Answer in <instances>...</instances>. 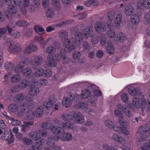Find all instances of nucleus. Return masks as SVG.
<instances>
[{
    "label": "nucleus",
    "instance_id": "nucleus-22",
    "mask_svg": "<svg viewBox=\"0 0 150 150\" xmlns=\"http://www.w3.org/2000/svg\"><path fill=\"white\" fill-rule=\"evenodd\" d=\"M55 140H58L60 139L62 141H68L71 140L72 139V137L70 134L65 133L64 132L62 135H61L60 137H57L56 138H55Z\"/></svg>",
    "mask_w": 150,
    "mask_h": 150
},
{
    "label": "nucleus",
    "instance_id": "nucleus-29",
    "mask_svg": "<svg viewBox=\"0 0 150 150\" xmlns=\"http://www.w3.org/2000/svg\"><path fill=\"white\" fill-rule=\"evenodd\" d=\"M45 70L41 67L37 68L35 69L34 75L36 77L44 76Z\"/></svg>",
    "mask_w": 150,
    "mask_h": 150
},
{
    "label": "nucleus",
    "instance_id": "nucleus-60",
    "mask_svg": "<svg viewBox=\"0 0 150 150\" xmlns=\"http://www.w3.org/2000/svg\"><path fill=\"white\" fill-rule=\"evenodd\" d=\"M11 74L10 73L6 74L4 76V80L3 81L4 84H7L9 83V79L11 78Z\"/></svg>",
    "mask_w": 150,
    "mask_h": 150
},
{
    "label": "nucleus",
    "instance_id": "nucleus-50",
    "mask_svg": "<svg viewBox=\"0 0 150 150\" xmlns=\"http://www.w3.org/2000/svg\"><path fill=\"white\" fill-rule=\"evenodd\" d=\"M14 24L15 26L23 27L27 26L29 25V23L26 21H19L16 22Z\"/></svg>",
    "mask_w": 150,
    "mask_h": 150
},
{
    "label": "nucleus",
    "instance_id": "nucleus-7",
    "mask_svg": "<svg viewBox=\"0 0 150 150\" xmlns=\"http://www.w3.org/2000/svg\"><path fill=\"white\" fill-rule=\"evenodd\" d=\"M56 98L55 97L53 96L50 97L48 101L44 103L43 105L47 110H50L54 109L55 111L58 110L60 108V103L55 104L54 106L53 107V105L56 102Z\"/></svg>",
    "mask_w": 150,
    "mask_h": 150
},
{
    "label": "nucleus",
    "instance_id": "nucleus-36",
    "mask_svg": "<svg viewBox=\"0 0 150 150\" xmlns=\"http://www.w3.org/2000/svg\"><path fill=\"white\" fill-rule=\"evenodd\" d=\"M112 139L120 143H122L123 142H125L124 139L116 134H113L112 136Z\"/></svg>",
    "mask_w": 150,
    "mask_h": 150
},
{
    "label": "nucleus",
    "instance_id": "nucleus-35",
    "mask_svg": "<svg viewBox=\"0 0 150 150\" xmlns=\"http://www.w3.org/2000/svg\"><path fill=\"white\" fill-rule=\"evenodd\" d=\"M106 47L107 52L110 54H113L115 52L113 45L110 41H108Z\"/></svg>",
    "mask_w": 150,
    "mask_h": 150
},
{
    "label": "nucleus",
    "instance_id": "nucleus-40",
    "mask_svg": "<svg viewBox=\"0 0 150 150\" xmlns=\"http://www.w3.org/2000/svg\"><path fill=\"white\" fill-rule=\"evenodd\" d=\"M26 115L27 119L32 120L35 118V114L34 111L31 110H28Z\"/></svg>",
    "mask_w": 150,
    "mask_h": 150
},
{
    "label": "nucleus",
    "instance_id": "nucleus-51",
    "mask_svg": "<svg viewBox=\"0 0 150 150\" xmlns=\"http://www.w3.org/2000/svg\"><path fill=\"white\" fill-rule=\"evenodd\" d=\"M52 125L51 123L50 122H45L43 123L41 125L42 127L45 129H51Z\"/></svg>",
    "mask_w": 150,
    "mask_h": 150
},
{
    "label": "nucleus",
    "instance_id": "nucleus-3",
    "mask_svg": "<svg viewBox=\"0 0 150 150\" xmlns=\"http://www.w3.org/2000/svg\"><path fill=\"white\" fill-rule=\"evenodd\" d=\"M62 119L65 120H71L79 124H82L85 121L84 117L78 112L72 111L69 115L62 114L61 116Z\"/></svg>",
    "mask_w": 150,
    "mask_h": 150
},
{
    "label": "nucleus",
    "instance_id": "nucleus-20",
    "mask_svg": "<svg viewBox=\"0 0 150 150\" xmlns=\"http://www.w3.org/2000/svg\"><path fill=\"white\" fill-rule=\"evenodd\" d=\"M35 40L42 45H46L47 43L50 40H52L53 39L50 38L45 40L44 38L41 36H37L35 38Z\"/></svg>",
    "mask_w": 150,
    "mask_h": 150
},
{
    "label": "nucleus",
    "instance_id": "nucleus-6",
    "mask_svg": "<svg viewBox=\"0 0 150 150\" xmlns=\"http://www.w3.org/2000/svg\"><path fill=\"white\" fill-rule=\"evenodd\" d=\"M8 51L13 54H18L22 51L20 45L18 43L14 44L13 41L10 39H8L5 42Z\"/></svg>",
    "mask_w": 150,
    "mask_h": 150
},
{
    "label": "nucleus",
    "instance_id": "nucleus-57",
    "mask_svg": "<svg viewBox=\"0 0 150 150\" xmlns=\"http://www.w3.org/2000/svg\"><path fill=\"white\" fill-rule=\"evenodd\" d=\"M106 37L105 34H101L100 37V45L102 46L105 45L106 43Z\"/></svg>",
    "mask_w": 150,
    "mask_h": 150
},
{
    "label": "nucleus",
    "instance_id": "nucleus-21",
    "mask_svg": "<svg viewBox=\"0 0 150 150\" xmlns=\"http://www.w3.org/2000/svg\"><path fill=\"white\" fill-rule=\"evenodd\" d=\"M46 64L48 67H56L57 63L54 59L53 56L52 55H49L47 56Z\"/></svg>",
    "mask_w": 150,
    "mask_h": 150
},
{
    "label": "nucleus",
    "instance_id": "nucleus-30",
    "mask_svg": "<svg viewBox=\"0 0 150 150\" xmlns=\"http://www.w3.org/2000/svg\"><path fill=\"white\" fill-rule=\"evenodd\" d=\"M21 88L19 87V85H16L12 87L10 90L7 91L6 92V93L8 95H10L12 93H16L19 91Z\"/></svg>",
    "mask_w": 150,
    "mask_h": 150
},
{
    "label": "nucleus",
    "instance_id": "nucleus-48",
    "mask_svg": "<svg viewBox=\"0 0 150 150\" xmlns=\"http://www.w3.org/2000/svg\"><path fill=\"white\" fill-rule=\"evenodd\" d=\"M139 20V17L137 15L133 16L132 17L131 21L132 24L134 25H136L138 24Z\"/></svg>",
    "mask_w": 150,
    "mask_h": 150
},
{
    "label": "nucleus",
    "instance_id": "nucleus-13",
    "mask_svg": "<svg viewBox=\"0 0 150 150\" xmlns=\"http://www.w3.org/2000/svg\"><path fill=\"white\" fill-rule=\"evenodd\" d=\"M59 47V44L55 42L53 45H50L47 47L46 49V52L48 54H54L56 50Z\"/></svg>",
    "mask_w": 150,
    "mask_h": 150
},
{
    "label": "nucleus",
    "instance_id": "nucleus-42",
    "mask_svg": "<svg viewBox=\"0 0 150 150\" xmlns=\"http://www.w3.org/2000/svg\"><path fill=\"white\" fill-rule=\"evenodd\" d=\"M132 104L136 108L139 109L140 107V103L139 99L134 97L132 98Z\"/></svg>",
    "mask_w": 150,
    "mask_h": 150
},
{
    "label": "nucleus",
    "instance_id": "nucleus-52",
    "mask_svg": "<svg viewBox=\"0 0 150 150\" xmlns=\"http://www.w3.org/2000/svg\"><path fill=\"white\" fill-rule=\"evenodd\" d=\"M68 35L67 32L64 30H61L59 33V37L61 39H64L67 37Z\"/></svg>",
    "mask_w": 150,
    "mask_h": 150
},
{
    "label": "nucleus",
    "instance_id": "nucleus-5",
    "mask_svg": "<svg viewBox=\"0 0 150 150\" xmlns=\"http://www.w3.org/2000/svg\"><path fill=\"white\" fill-rule=\"evenodd\" d=\"M50 131L51 132L57 135L58 136H55L54 138L50 137L48 139L46 142V144L49 146L54 145L57 140H55V138H56L57 137H60L61 135H63L64 132V129L61 128L58 126H52L51 129Z\"/></svg>",
    "mask_w": 150,
    "mask_h": 150
},
{
    "label": "nucleus",
    "instance_id": "nucleus-19",
    "mask_svg": "<svg viewBox=\"0 0 150 150\" xmlns=\"http://www.w3.org/2000/svg\"><path fill=\"white\" fill-rule=\"evenodd\" d=\"M47 81L44 79H40L38 81L35 79H33L31 81V84L32 85H35L44 86L47 85Z\"/></svg>",
    "mask_w": 150,
    "mask_h": 150
},
{
    "label": "nucleus",
    "instance_id": "nucleus-43",
    "mask_svg": "<svg viewBox=\"0 0 150 150\" xmlns=\"http://www.w3.org/2000/svg\"><path fill=\"white\" fill-rule=\"evenodd\" d=\"M43 62V58L41 56L36 55L35 56L34 59V62L35 64L39 66Z\"/></svg>",
    "mask_w": 150,
    "mask_h": 150
},
{
    "label": "nucleus",
    "instance_id": "nucleus-49",
    "mask_svg": "<svg viewBox=\"0 0 150 150\" xmlns=\"http://www.w3.org/2000/svg\"><path fill=\"white\" fill-rule=\"evenodd\" d=\"M15 66L12 63L10 62H6L5 64V68L7 71L11 70L14 68Z\"/></svg>",
    "mask_w": 150,
    "mask_h": 150
},
{
    "label": "nucleus",
    "instance_id": "nucleus-1",
    "mask_svg": "<svg viewBox=\"0 0 150 150\" xmlns=\"http://www.w3.org/2000/svg\"><path fill=\"white\" fill-rule=\"evenodd\" d=\"M115 115L119 118L118 120V124L120 125L119 127L114 124L112 122L107 119L104 121V122L105 125L110 128H113V130L118 133H122L126 135L129 134V131L126 128L127 126V122L124 120V116L122 112L119 110L116 109L114 111Z\"/></svg>",
    "mask_w": 150,
    "mask_h": 150
},
{
    "label": "nucleus",
    "instance_id": "nucleus-8",
    "mask_svg": "<svg viewBox=\"0 0 150 150\" xmlns=\"http://www.w3.org/2000/svg\"><path fill=\"white\" fill-rule=\"evenodd\" d=\"M94 28L96 31L98 33H100L102 32L105 31L106 29L105 23L97 21L95 24Z\"/></svg>",
    "mask_w": 150,
    "mask_h": 150
},
{
    "label": "nucleus",
    "instance_id": "nucleus-12",
    "mask_svg": "<svg viewBox=\"0 0 150 150\" xmlns=\"http://www.w3.org/2000/svg\"><path fill=\"white\" fill-rule=\"evenodd\" d=\"M66 52L65 50H61L60 51L59 54L56 60L57 61L62 60L63 63L64 64L68 63L70 59L65 57V55Z\"/></svg>",
    "mask_w": 150,
    "mask_h": 150
},
{
    "label": "nucleus",
    "instance_id": "nucleus-25",
    "mask_svg": "<svg viewBox=\"0 0 150 150\" xmlns=\"http://www.w3.org/2000/svg\"><path fill=\"white\" fill-rule=\"evenodd\" d=\"M21 79V76L18 74H15L11 75V81L12 83H16L20 82Z\"/></svg>",
    "mask_w": 150,
    "mask_h": 150
},
{
    "label": "nucleus",
    "instance_id": "nucleus-39",
    "mask_svg": "<svg viewBox=\"0 0 150 150\" xmlns=\"http://www.w3.org/2000/svg\"><path fill=\"white\" fill-rule=\"evenodd\" d=\"M98 4L97 0H87L84 3V5L88 7L96 6Z\"/></svg>",
    "mask_w": 150,
    "mask_h": 150
},
{
    "label": "nucleus",
    "instance_id": "nucleus-4",
    "mask_svg": "<svg viewBox=\"0 0 150 150\" xmlns=\"http://www.w3.org/2000/svg\"><path fill=\"white\" fill-rule=\"evenodd\" d=\"M141 134L140 138H137L136 141L138 142L147 140L149 137L148 134H150V129L147 125H144L138 129L136 136Z\"/></svg>",
    "mask_w": 150,
    "mask_h": 150
},
{
    "label": "nucleus",
    "instance_id": "nucleus-63",
    "mask_svg": "<svg viewBox=\"0 0 150 150\" xmlns=\"http://www.w3.org/2000/svg\"><path fill=\"white\" fill-rule=\"evenodd\" d=\"M0 127L4 130H7L8 128L4 120H0Z\"/></svg>",
    "mask_w": 150,
    "mask_h": 150
},
{
    "label": "nucleus",
    "instance_id": "nucleus-59",
    "mask_svg": "<svg viewBox=\"0 0 150 150\" xmlns=\"http://www.w3.org/2000/svg\"><path fill=\"white\" fill-rule=\"evenodd\" d=\"M9 135V132L7 130H5L4 134L1 137V139L3 141L6 140L8 139Z\"/></svg>",
    "mask_w": 150,
    "mask_h": 150
},
{
    "label": "nucleus",
    "instance_id": "nucleus-14",
    "mask_svg": "<svg viewBox=\"0 0 150 150\" xmlns=\"http://www.w3.org/2000/svg\"><path fill=\"white\" fill-rule=\"evenodd\" d=\"M74 107L77 108L82 109L89 114L93 111V110L91 108H88L86 104L84 103H80L78 104H76L75 105Z\"/></svg>",
    "mask_w": 150,
    "mask_h": 150
},
{
    "label": "nucleus",
    "instance_id": "nucleus-24",
    "mask_svg": "<svg viewBox=\"0 0 150 150\" xmlns=\"http://www.w3.org/2000/svg\"><path fill=\"white\" fill-rule=\"evenodd\" d=\"M40 92L39 88L32 86L30 88L28 93L30 95L35 96L38 95L39 93Z\"/></svg>",
    "mask_w": 150,
    "mask_h": 150
},
{
    "label": "nucleus",
    "instance_id": "nucleus-2",
    "mask_svg": "<svg viewBox=\"0 0 150 150\" xmlns=\"http://www.w3.org/2000/svg\"><path fill=\"white\" fill-rule=\"evenodd\" d=\"M70 32L72 34H75V39L71 38L70 40L67 38L63 41V46L65 49L62 50H65L66 52H70L72 50L80 48L79 46L83 41V35L78 31L77 28L74 27L71 28Z\"/></svg>",
    "mask_w": 150,
    "mask_h": 150
},
{
    "label": "nucleus",
    "instance_id": "nucleus-55",
    "mask_svg": "<svg viewBox=\"0 0 150 150\" xmlns=\"http://www.w3.org/2000/svg\"><path fill=\"white\" fill-rule=\"evenodd\" d=\"M108 36L110 38H115L116 36L114 30L112 29H110L108 31Z\"/></svg>",
    "mask_w": 150,
    "mask_h": 150
},
{
    "label": "nucleus",
    "instance_id": "nucleus-32",
    "mask_svg": "<svg viewBox=\"0 0 150 150\" xmlns=\"http://www.w3.org/2000/svg\"><path fill=\"white\" fill-rule=\"evenodd\" d=\"M25 97V93H22L17 94L14 97V101L18 103H20L24 99Z\"/></svg>",
    "mask_w": 150,
    "mask_h": 150
},
{
    "label": "nucleus",
    "instance_id": "nucleus-16",
    "mask_svg": "<svg viewBox=\"0 0 150 150\" xmlns=\"http://www.w3.org/2000/svg\"><path fill=\"white\" fill-rule=\"evenodd\" d=\"M45 140L42 139L39 142H35L32 145V148L28 150H40L42 147Z\"/></svg>",
    "mask_w": 150,
    "mask_h": 150
},
{
    "label": "nucleus",
    "instance_id": "nucleus-46",
    "mask_svg": "<svg viewBox=\"0 0 150 150\" xmlns=\"http://www.w3.org/2000/svg\"><path fill=\"white\" fill-rule=\"evenodd\" d=\"M65 121H67L65 123L62 124V126L64 128L66 129H72L74 127V125L73 124L70 122H69V120H67V121L65 120H64Z\"/></svg>",
    "mask_w": 150,
    "mask_h": 150
},
{
    "label": "nucleus",
    "instance_id": "nucleus-44",
    "mask_svg": "<svg viewBox=\"0 0 150 150\" xmlns=\"http://www.w3.org/2000/svg\"><path fill=\"white\" fill-rule=\"evenodd\" d=\"M115 38L120 42H124L126 39L125 34L121 32L117 34Z\"/></svg>",
    "mask_w": 150,
    "mask_h": 150
},
{
    "label": "nucleus",
    "instance_id": "nucleus-26",
    "mask_svg": "<svg viewBox=\"0 0 150 150\" xmlns=\"http://www.w3.org/2000/svg\"><path fill=\"white\" fill-rule=\"evenodd\" d=\"M120 97L122 101L125 103H127L129 100V97L127 93H120L116 96V98Z\"/></svg>",
    "mask_w": 150,
    "mask_h": 150
},
{
    "label": "nucleus",
    "instance_id": "nucleus-23",
    "mask_svg": "<svg viewBox=\"0 0 150 150\" xmlns=\"http://www.w3.org/2000/svg\"><path fill=\"white\" fill-rule=\"evenodd\" d=\"M93 30L91 28L86 27L83 31L85 38L87 39L89 37L93 36L94 34H93Z\"/></svg>",
    "mask_w": 150,
    "mask_h": 150
},
{
    "label": "nucleus",
    "instance_id": "nucleus-53",
    "mask_svg": "<svg viewBox=\"0 0 150 150\" xmlns=\"http://www.w3.org/2000/svg\"><path fill=\"white\" fill-rule=\"evenodd\" d=\"M32 72L31 68L27 67L22 71V74L24 76H27L30 75Z\"/></svg>",
    "mask_w": 150,
    "mask_h": 150
},
{
    "label": "nucleus",
    "instance_id": "nucleus-17",
    "mask_svg": "<svg viewBox=\"0 0 150 150\" xmlns=\"http://www.w3.org/2000/svg\"><path fill=\"white\" fill-rule=\"evenodd\" d=\"M31 4L30 0H23L22 5L20 6H22V7L20 8L21 12L23 14H25L27 11L26 8L29 7Z\"/></svg>",
    "mask_w": 150,
    "mask_h": 150
},
{
    "label": "nucleus",
    "instance_id": "nucleus-34",
    "mask_svg": "<svg viewBox=\"0 0 150 150\" xmlns=\"http://www.w3.org/2000/svg\"><path fill=\"white\" fill-rule=\"evenodd\" d=\"M18 85L21 89H24L27 88L29 85V82L26 79L22 80L19 83Z\"/></svg>",
    "mask_w": 150,
    "mask_h": 150
},
{
    "label": "nucleus",
    "instance_id": "nucleus-15",
    "mask_svg": "<svg viewBox=\"0 0 150 150\" xmlns=\"http://www.w3.org/2000/svg\"><path fill=\"white\" fill-rule=\"evenodd\" d=\"M149 97V95L147 100V103H146L145 99L144 96H140L139 98H141V103L140 104V107L142 111L144 110L146 108H150V101L148 102V99Z\"/></svg>",
    "mask_w": 150,
    "mask_h": 150
},
{
    "label": "nucleus",
    "instance_id": "nucleus-64",
    "mask_svg": "<svg viewBox=\"0 0 150 150\" xmlns=\"http://www.w3.org/2000/svg\"><path fill=\"white\" fill-rule=\"evenodd\" d=\"M144 21L145 24H148L150 22V15L149 13H147L145 14Z\"/></svg>",
    "mask_w": 150,
    "mask_h": 150
},
{
    "label": "nucleus",
    "instance_id": "nucleus-47",
    "mask_svg": "<svg viewBox=\"0 0 150 150\" xmlns=\"http://www.w3.org/2000/svg\"><path fill=\"white\" fill-rule=\"evenodd\" d=\"M37 117H41L43 114V109L42 106H39L37 107L35 111Z\"/></svg>",
    "mask_w": 150,
    "mask_h": 150
},
{
    "label": "nucleus",
    "instance_id": "nucleus-41",
    "mask_svg": "<svg viewBox=\"0 0 150 150\" xmlns=\"http://www.w3.org/2000/svg\"><path fill=\"white\" fill-rule=\"evenodd\" d=\"M134 8L133 7L130 6H127L126 7L125 10V12L127 16H130L133 13Z\"/></svg>",
    "mask_w": 150,
    "mask_h": 150
},
{
    "label": "nucleus",
    "instance_id": "nucleus-33",
    "mask_svg": "<svg viewBox=\"0 0 150 150\" xmlns=\"http://www.w3.org/2000/svg\"><path fill=\"white\" fill-rule=\"evenodd\" d=\"M7 120L11 121V124L14 126H18L21 124V122L19 120L14 118L7 116Z\"/></svg>",
    "mask_w": 150,
    "mask_h": 150
},
{
    "label": "nucleus",
    "instance_id": "nucleus-27",
    "mask_svg": "<svg viewBox=\"0 0 150 150\" xmlns=\"http://www.w3.org/2000/svg\"><path fill=\"white\" fill-rule=\"evenodd\" d=\"M90 94V92L88 90H86L82 91L81 95H76V100L77 101L81 98L82 99H85L88 97Z\"/></svg>",
    "mask_w": 150,
    "mask_h": 150
},
{
    "label": "nucleus",
    "instance_id": "nucleus-28",
    "mask_svg": "<svg viewBox=\"0 0 150 150\" xmlns=\"http://www.w3.org/2000/svg\"><path fill=\"white\" fill-rule=\"evenodd\" d=\"M45 15L48 18L51 19L54 17L55 13L53 9L51 8H48L46 10Z\"/></svg>",
    "mask_w": 150,
    "mask_h": 150
},
{
    "label": "nucleus",
    "instance_id": "nucleus-58",
    "mask_svg": "<svg viewBox=\"0 0 150 150\" xmlns=\"http://www.w3.org/2000/svg\"><path fill=\"white\" fill-rule=\"evenodd\" d=\"M89 100L91 103V105L93 107H96V96H91L89 97Z\"/></svg>",
    "mask_w": 150,
    "mask_h": 150
},
{
    "label": "nucleus",
    "instance_id": "nucleus-18",
    "mask_svg": "<svg viewBox=\"0 0 150 150\" xmlns=\"http://www.w3.org/2000/svg\"><path fill=\"white\" fill-rule=\"evenodd\" d=\"M129 86L130 87L128 90V92L129 95L133 96H136L140 94L141 93L138 88H135L131 85Z\"/></svg>",
    "mask_w": 150,
    "mask_h": 150
},
{
    "label": "nucleus",
    "instance_id": "nucleus-56",
    "mask_svg": "<svg viewBox=\"0 0 150 150\" xmlns=\"http://www.w3.org/2000/svg\"><path fill=\"white\" fill-rule=\"evenodd\" d=\"M122 19V16L121 14L118 15L115 20V23L117 27L119 26L120 24Z\"/></svg>",
    "mask_w": 150,
    "mask_h": 150
},
{
    "label": "nucleus",
    "instance_id": "nucleus-37",
    "mask_svg": "<svg viewBox=\"0 0 150 150\" xmlns=\"http://www.w3.org/2000/svg\"><path fill=\"white\" fill-rule=\"evenodd\" d=\"M19 108L18 105L14 103L10 104L8 106V110L13 112H17Z\"/></svg>",
    "mask_w": 150,
    "mask_h": 150
},
{
    "label": "nucleus",
    "instance_id": "nucleus-45",
    "mask_svg": "<svg viewBox=\"0 0 150 150\" xmlns=\"http://www.w3.org/2000/svg\"><path fill=\"white\" fill-rule=\"evenodd\" d=\"M122 112L126 116L128 117H130L132 115L131 112L127 106L123 107Z\"/></svg>",
    "mask_w": 150,
    "mask_h": 150
},
{
    "label": "nucleus",
    "instance_id": "nucleus-54",
    "mask_svg": "<svg viewBox=\"0 0 150 150\" xmlns=\"http://www.w3.org/2000/svg\"><path fill=\"white\" fill-rule=\"evenodd\" d=\"M23 33L25 36L29 38L32 35L33 30L31 29H25Z\"/></svg>",
    "mask_w": 150,
    "mask_h": 150
},
{
    "label": "nucleus",
    "instance_id": "nucleus-38",
    "mask_svg": "<svg viewBox=\"0 0 150 150\" xmlns=\"http://www.w3.org/2000/svg\"><path fill=\"white\" fill-rule=\"evenodd\" d=\"M34 30L37 33L40 35H42L45 33V30L39 25H35L34 27Z\"/></svg>",
    "mask_w": 150,
    "mask_h": 150
},
{
    "label": "nucleus",
    "instance_id": "nucleus-10",
    "mask_svg": "<svg viewBox=\"0 0 150 150\" xmlns=\"http://www.w3.org/2000/svg\"><path fill=\"white\" fill-rule=\"evenodd\" d=\"M38 49V47L36 45L30 43L25 47L24 50V52L25 54H30L31 53L37 50Z\"/></svg>",
    "mask_w": 150,
    "mask_h": 150
},
{
    "label": "nucleus",
    "instance_id": "nucleus-31",
    "mask_svg": "<svg viewBox=\"0 0 150 150\" xmlns=\"http://www.w3.org/2000/svg\"><path fill=\"white\" fill-rule=\"evenodd\" d=\"M73 100V98L72 96L69 98L64 97L62 101L63 105L66 108L68 107V106L71 103V102Z\"/></svg>",
    "mask_w": 150,
    "mask_h": 150
},
{
    "label": "nucleus",
    "instance_id": "nucleus-61",
    "mask_svg": "<svg viewBox=\"0 0 150 150\" xmlns=\"http://www.w3.org/2000/svg\"><path fill=\"white\" fill-rule=\"evenodd\" d=\"M23 143L26 145H30L33 142L31 139L27 137H25L22 140Z\"/></svg>",
    "mask_w": 150,
    "mask_h": 150
},
{
    "label": "nucleus",
    "instance_id": "nucleus-62",
    "mask_svg": "<svg viewBox=\"0 0 150 150\" xmlns=\"http://www.w3.org/2000/svg\"><path fill=\"white\" fill-rule=\"evenodd\" d=\"M115 14V13L114 11H110L108 16V20L111 21H112L114 18Z\"/></svg>",
    "mask_w": 150,
    "mask_h": 150
},
{
    "label": "nucleus",
    "instance_id": "nucleus-11",
    "mask_svg": "<svg viewBox=\"0 0 150 150\" xmlns=\"http://www.w3.org/2000/svg\"><path fill=\"white\" fill-rule=\"evenodd\" d=\"M17 8L13 4L8 5L7 8L8 14H6L7 17L9 18L10 16H11L15 14L18 11Z\"/></svg>",
    "mask_w": 150,
    "mask_h": 150
},
{
    "label": "nucleus",
    "instance_id": "nucleus-9",
    "mask_svg": "<svg viewBox=\"0 0 150 150\" xmlns=\"http://www.w3.org/2000/svg\"><path fill=\"white\" fill-rule=\"evenodd\" d=\"M41 130H39L36 132H32L29 133L28 136L31 140L36 141L40 140L38 142H39L42 139L40 136ZM45 140V139H44Z\"/></svg>",
    "mask_w": 150,
    "mask_h": 150
}]
</instances>
